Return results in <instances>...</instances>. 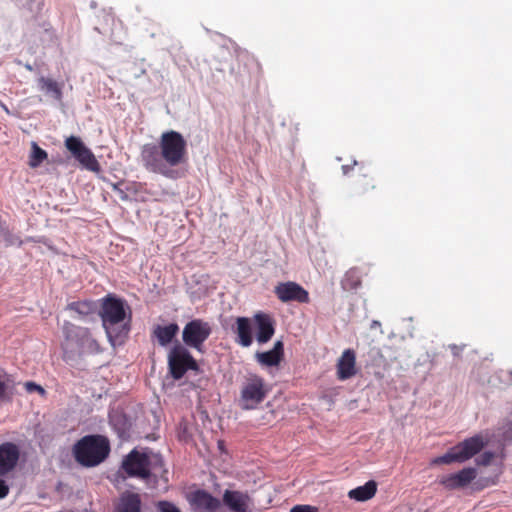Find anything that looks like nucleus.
<instances>
[{
    "label": "nucleus",
    "instance_id": "obj_1",
    "mask_svg": "<svg viewBox=\"0 0 512 512\" xmlns=\"http://www.w3.org/2000/svg\"><path fill=\"white\" fill-rule=\"evenodd\" d=\"M141 158L147 170L172 178V168L187 162V142L180 132L165 131L161 134L158 145L143 146Z\"/></svg>",
    "mask_w": 512,
    "mask_h": 512
},
{
    "label": "nucleus",
    "instance_id": "obj_2",
    "mask_svg": "<svg viewBox=\"0 0 512 512\" xmlns=\"http://www.w3.org/2000/svg\"><path fill=\"white\" fill-rule=\"evenodd\" d=\"M122 468L130 477L148 479L157 476L163 468V459L152 451L139 452L133 449L123 460Z\"/></svg>",
    "mask_w": 512,
    "mask_h": 512
},
{
    "label": "nucleus",
    "instance_id": "obj_3",
    "mask_svg": "<svg viewBox=\"0 0 512 512\" xmlns=\"http://www.w3.org/2000/svg\"><path fill=\"white\" fill-rule=\"evenodd\" d=\"M110 451L108 440L100 435H88L80 439L74 446L76 460L87 467L100 464Z\"/></svg>",
    "mask_w": 512,
    "mask_h": 512
},
{
    "label": "nucleus",
    "instance_id": "obj_4",
    "mask_svg": "<svg viewBox=\"0 0 512 512\" xmlns=\"http://www.w3.org/2000/svg\"><path fill=\"white\" fill-rule=\"evenodd\" d=\"M63 330L65 333L63 348L66 353H77L79 356H84L100 352L97 339L91 335L88 329L68 322Z\"/></svg>",
    "mask_w": 512,
    "mask_h": 512
},
{
    "label": "nucleus",
    "instance_id": "obj_5",
    "mask_svg": "<svg viewBox=\"0 0 512 512\" xmlns=\"http://www.w3.org/2000/svg\"><path fill=\"white\" fill-rule=\"evenodd\" d=\"M101 320H130L132 310L128 302L115 293H108L99 300Z\"/></svg>",
    "mask_w": 512,
    "mask_h": 512
},
{
    "label": "nucleus",
    "instance_id": "obj_6",
    "mask_svg": "<svg viewBox=\"0 0 512 512\" xmlns=\"http://www.w3.org/2000/svg\"><path fill=\"white\" fill-rule=\"evenodd\" d=\"M268 389L263 378L250 375L243 383L240 395V406L245 410L256 408L266 397Z\"/></svg>",
    "mask_w": 512,
    "mask_h": 512
},
{
    "label": "nucleus",
    "instance_id": "obj_7",
    "mask_svg": "<svg viewBox=\"0 0 512 512\" xmlns=\"http://www.w3.org/2000/svg\"><path fill=\"white\" fill-rule=\"evenodd\" d=\"M169 371L174 379H180L188 370H197V363L190 352L181 345H175L168 354Z\"/></svg>",
    "mask_w": 512,
    "mask_h": 512
},
{
    "label": "nucleus",
    "instance_id": "obj_8",
    "mask_svg": "<svg viewBox=\"0 0 512 512\" xmlns=\"http://www.w3.org/2000/svg\"><path fill=\"white\" fill-rule=\"evenodd\" d=\"M65 147L84 168L89 171L99 172V162L79 137L70 136L66 138Z\"/></svg>",
    "mask_w": 512,
    "mask_h": 512
},
{
    "label": "nucleus",
    "instance_id": "obj_9",
    "mask_svg": "<svg viewBox=\"0 0 512 512\" xmlns=\"http://www.w3.org/2000/svg\"><path fill=\"white\" fill-rule=\"evenodd\" d=\"M210 333L211 328L208 322H187L183 329L182 338L187 346L202 352V345Z\"/></svg>",
    "mask_w": 512,
    "mask_h": 512
},
{
    "label": "nucleus",
    "instance_id": "obj_10",
    "mask_svg": "<svg viewBox=\"0 0 512 512\" xmlns=\"http://www.w3.org/2000/svg\"><path fill=\"white\" fill-rule=\"evenodd\" d=\"M274 293L283 303L297 302L308 303L310 301L309 293L300 284L287 281L281 282L275 286Z\"/></svg>",
    "mask_w": 512,
    "mask_h": 512
},
{
    "label": "nucleus",
    "instance_id": "obj_11",
    "mask_svg": "<svg viewBox=\"0 0 512 512\" xmlns=\"http://www.w3.org/2000/svg\"><path fill=\"white\" fill-rule=\"evenodd\" d=\"M20 457V448L12 442L0 444V477L12 472Z\"/></svg>",
    "mask_w": 512,
    "mask_h": 512
},
{
    "label": "nucleus",
    "instance_id": "obj_12",
    "mask_svg": "<svg viewBox=\"0 0 512 512\" xmlns=\"http://www.w3.org/2000/svg\"><path fill=\"white\" fill-rule=\"evenodd\" d=\"M477 476V470L473 467L463 468L457 473L445 475L440 478V484L446 489L455 490L466 487Z\"/></svg>",
    "mask_w": 512,
    "mask_h": 512
},
{
    "label": "nucleus",
    "instance_id": "obj_13",
    "mask_svg": "<svg viewBox=\"0 0 512 512\" xmlns=\"http://www.w3.org/2000/svg\"><path fill=\"white\" fill-rule=\"evenodd\" d=\"M223 503L231 512H253V502L247 493L237 490H225Z\"/></svg>",
    "mask_w": 512,
    "mask_h": 512
},
{
    "label": "nucleus",
    "instance_id": "obj_14",
    "mask_svg": "<svg viewBox=\"0 0 512 512\" xmlns=\"http://www.w3.org/2000/svg\"><path fill=\"white\" fill-rule=\"evenodd\" d=\"M483 447L484 441L480 435L470 437L455 445V449L458 453L461 463L471 459L473 456L478 454Z\"/></svg>",
    "mask_w": 512,
    "mask_h": 512
},
{
    "label": "nucleus",
    "instance_id": "obj_15",
    "mask_svg": "<svg viewBox=\"0 0 512 512\" xmlns=\"http://www.w3.org/2000/svg\"><path fill=\"white\" fill-rule=\"evenodd\" d=\"M337 377L339 380H347L357 373L356 355L352 349H346L337 362Z\"/></svg>",
    "mask_w": 512,
    "mask_h": 512
},
{
    "label": "nucleus",
    "instance_id": "obj_16",
    "mask_svg": "<svg viewBox=\"0 0 512 512\" xmlns=\"http://www.w3.org/2000/svg\"><path fill=\"white\" fill-rule=\"evenodd\" d=\"M102 327L112 346L121 345L130 331L129 322H102Z\"/></svg>",
    "mask_w": 512,
    "mask_h": 512
},
{
    "label": "nucleus",
    "instance_id": "obj_17",
    "mask_svg": "<svg viewBox=\"0 0 512 512\" xmlns=\"http://www.w3.org/2000/svg\"><path fill=\"white\" fill-rule=\"evenodd\" d=\"M192 503L204 512H216L221 507V501L204 490L192 495Z\"/></svg>",
    "mask_w": 512,
    "mask_h": 512
},
{
    "label": "nucleus",
    "instance_id": "obj_18",
    "mask_svg": "<svg viewBox=\"0 0 512 512\" xmlns=\"http://www.w3.org/2000/svg\"><path fill=\"white\" fill-rule=\"evenodd\" d=\"M282 356L283 343L281 341H277L274 344L273 349L266 352L257 353L256 359L261 365L272 367L277 366L281 362Z\"/></svg>",
    "mask_w": 512,
    "mask_h": 512
},
{
    "label": "nucleus",
    "instance_id": "obj_19",
    "mask_svg": "<svg viewBox=\"0 0 512 512\" xmlns=\"http://www.w3.org/2000/svg\"><path fill=\"white\" fill-rule=\"evenodd\" d=\"M178 330L177 324L172 322L166 326L157 325L154 328L153 335L161 346H166L171 343Z\"/></svg>",
    "mask_w": 512,
    "mask_h": 512
},
{
    "label": "nucleus",
    "instance_id": "obj_20",
    "mask_svg": "<svg viewBox=\"0 0 512 512\" xmlns=\"http://www.w3.org/2000/svg\"><path fill=\"white\" fill-rule=\"evenodd\" d=\"M377 491V484L375 481L370 480L363 486L354 488L348 492V496L356 501H367L371 499Z\"/></svg>",
    "mask_w": 512,
    "mask_h": 512
},
{
    "label": "nucleus",
    "instance_id": "obj_21",
    "mask_svg": "<svg viewBox=\"0 0 512 512\" xmlns=\"http://www.w3.org/2000/svg\"><path fill=\"white\" fill-rule=\"evenodd\" d=\"M141 499L136 493L126 492L122 494L117 512H140Z\"/></svg>",
    "mask_w": 512,
    "mask_h": 512
},
{
    "label": "nucleus",
    "instance_id": "obj_22",
    "mask_svg": "<svg viewBox=\"0 0 512 512\" xmlns=\"http://www.w3.org/2000/svg\"><path fill=\"white\" fill-rule=\"evenodd\" d=\"M97 304L93 300H82L69 303L67 309L76 312L79 316H89L97 311Z\"/></svg>",
    "mask_w": 512,
    "mask_h": 512
},
{
    "label": "nucleus",
    "instance_id": "obj_23",
    "mask_svg": "<svg viewBox=\"0 0 512 512\" xmlns=\"http://www.w3.org/2000/svg\"><path fill=\"white\" fill-rule=\"evenodd\" d=\"M38 83L42 91L47 94H52L58 101L62 99V86L57 81L52 78L40 77Z\"/></svg>",
    "mask_w": 512,
    "mask_h": 512
},
{
    "label": "nucleus",
    "instance_id": "obj_24",
    "mask_svg": "<svg viewBox=\"0 0 512 512\" xmlns=\"http://www.w3.org/2000/svg\"><path fill=\"white\" fill-rule=\"evenodd\" d=\"M361 277L362 275L359 268L353 267L346 272L342 280V285L345 289H356L361 284Z\"/></svg>",
    "mask_w": 512,
    "mask_h": 512
},
{
    "label": "nucleus",
    "instance_id": "obj_25",
    "mask_svg": "<svg viewBox=\"0 0 512 512\" xmlns=\"http://www.w3.org/2000/svg\"><path fill=\"white\" fill-rule=\"evenodd\" d=\"M237 336L238 343L244 347H248L252 343V333L250 328V322H237Z\"/></svg>",
    "mask_w": 512,
    "mask_h": 512
},
{
    "label": "nucleus",
    "instance_id": "obj_26",
    "mask_svg": "<svg viewBox=\"0 0 512 512\" xmlns=\"http://www.w3.org/2000/svg\"><path fill=\"white\" fill-rule=\"evenodd\" d=\"M48 154L45 150L38 146L36 142H32L31 154L29 157V166L31 168L38 167L44 160H46Z\"/></svg>",
    "mask_w": 512,
    "mask_h": 512
},
{
    "label": "nucleus",
    "instance_id": "obj_27",
    "mask_svg": "<svg viewBox=\"0 0 512 512\" xmlns=\"http://www.w3.org/2000/svg\"><path fill=\"white\" fill-rule=\"evenodd\" d=\"M375 188L376 183L373 177L369 176L367 173H363L359 176L357 180V189L359 194L366 195Z\"/></svg>",
    "mask_w": 512,
    "mask_h": 512
},
{
    "label": "nucleus",
    "instance_id": "obj_28",
    "mask_svg": "<svg viewBox=\"0 0 512 512\" xmlns=\"http://www.w3.org/2000/svg\"><path fill=\"white\" fill-rule=\"evenodd\" d=\"M451 463H461L458 453L456 452L455 446L449 449L447 453H445L444 455L436 457L431 461L432 465Z\"/></svg>",
    "mask_w": 512,
    "mask_h": 512
},
{
    "label": "nucleus",
    "instance_id": "obj_29",
    "mask_svg": "<svg viewBox=\"0 0 512 512\" xmlns=\"http://www.w3.org/2000/svg\"><path fill=\"white\" fill-rule=\"evenodd\" d=\"M257 341L259 343L267 342L274 334L272 322H258Z\"/></svg>",
    "mask_w": 512,
    "mask_h": 512
},
{
    "label": "nucleus",
    "instance_id": "obj_30",
    "mask_svg": "<svg viewBox=\"0 0 512 512\" xmlns=\"http://www.w3.org/2000/svg\"><path fill=\"white\" fill-rule=\"evenodd\" d=\"M201 278V282H203L204 288L200 287L197 291L194 292L195 294H197L199 298L209 295L212 291L216 289L215 285L208 286V283L210 281L208 276H202Z\"/></svg>",
    "mask_w": 512,
    "mask_h": 512
},
{
    "label": "nucleus",
    "instance_id": "obj_31",
    "mask_svg": "<svg viewBox=\"0 0 512 512\" xmlns=\"http://www.w3.org/2000/svg\"><path fill=\"white\" fill-rule=\"evenodd\" d=\"M1 242L5 243L6 245L11 244L12 235L5 223L0 220V243Z\"/></svg>",
    "mask_w": 512,
    "mask_h": 512
},
{
    "label": "nucleus",
    "instance_id": "obj_32",
    "mask_svg": "<svg viewBox=\"0 0 512 512\" xmlns=\"http://www.w3.org/2000/svg\"><path fill=\"white\" fill-rule=\"evenodd\" d=\"M158 508L160 512H180L174 504L168 501H160L158 503Z\"/></svg>",
    "mask_w": 512,
    "mask_h": 512
},
{
    "label": "nucleus",
    "instance_id": "obj_33",
    "mask_svg": "<svg viewBox=\"0 0 512 512\" xmlns=\"http://www.w3.org/2000/svg\"><path fill=\"white\" fill-rule=\"evenodd\" d=\"M290 512H317V509L310 505H296Z\"/></svg>",
    "mask_w": 512,
    "mask_h": 512
},
{
    "label": "nucleus",
    "instance_id": "obj_34",
    "mask_svg": "<svg viewBox=\"0 0 512 512\" xmlns=\"http://www.w3.org/2000/svg\"><path fill=\"white\" fill-rule=\"evenodd\" d=\"M26 388L29 392L37 391L40 394H44V392H45L44 389L40 385H37L33 382L26 383Z\"/></svg>",
    "mask_w": 512,
    "mask_h": 512
},
{
    "label": "nucleus",
    "instance_id": "obj_35",
    "mask_svg": "<svg viewBox=\"0 0 512 512\" xmlns=\"http://www.w3.org/2000/svg\"><path fill=\"white\" fill-rule=\"evenodd\" d=\"M9 493V486L7 483L0 479V499L5 498Z\"/></svg>",
    "mask_w": 512,
    "mask_h": 512
},
{
    "label": "nucleus",
    "instance_id": "obj_36",
    "mask_svg": "<svg viewBox=\"0 0 512 512\" xmlns=\"http://www.w3.org/2000/svg\"><path fill=\"white\" fill-rule=\"evenodd\" d=\"M492 457H493L492 453L485 452L484 454L481 455L480 460L478 461V463L481 464V465H487V464L490 463Z\"/></svg>",
    "mask_w": 512,
    "mask_h": 512
},
{
    "label": "nucleus",
    "instance_id": "obj_37",
    "mask_svg": "<svg viewBox=\"0 0 512 512\" xmlns=\"http://www.w3.org/2000/svg\"><path fill=\"white\" fill-rule=\"evenodd\" d=\"M449 348L451 349V351H452L453 355H454L455 357H457V356H459V355H460V353L463 351L464 346H457V345H455V344H452V345H450V346H449Z\"/></svg>",
    "mask_w": 512,
    "mask_h": 512
},
{
    "label": "nucleus",
    "instance_id": "obj_38",
    "mask_svg": "<svg viewBox=\"0 0 512 512\" xmlns=\"http://www.w3.org/2000/svg\"><path fill=\"white\" fill-rule=\"evenodd\" d=\"M6 391V384L2 377L0 376V398L5 394Z\"/></svg>",
    "mask_w": 512,
    "mask_h": 512
},
{
    "label": "nucleus",
    "instance_id": "obj_39",
    "mask_svg": "<svg viewBox=\"0 0 512 512\" xmlns=\"http://www.w3.org/2000/svg\"><path fill=\"white\" fill-rule=\"evenodd\" d=\"M253 320H269L265 314H256L253 318Z\"/></svg>",
    "mask_w": 512,
    "mask_h": 512
},
{
    "label": "nucleus",
    "instance_id": "obj_40",
    "mask_svg": "<svg viewBox=\"0 0 512 512\" xmlns=\"http://www.w3.org/2000/svg\"><path fill=\"white\" fill-rule=\"evenodd\" d=\"M350 169H351V168H350V166H348V165H343V166H342V170H343V173H344V174H347V173L350 171Z\"/></svg>",
    "mask_w": 512,
    "mask_h": 512
},
{
    "label": "nucleus",
    "instance_id": "obj_41",
    "mask_svg": "<svg viewBox=\"0 0 512 512\" xmlns=\"http://www.w3.org/2000/svg\"><path fill=\"white\" fill-rule=\"evenodd\" d=\"M235 320H241V321H244V320H249L248 318L246 317H237Z\"/></svg>",
    "mask_w": 512,
    "mask_h": 512
},
{
    "label": "nucleus",
    "instance_id": "obj_42",
    "mask_svg": "<svg viewBox=\"0 0 512 512\" xmlns=\"http://www.w3.org/2000/svg\"><path fill=\"white\" fill-rule=\"evenodd\" d=\"M113 189H115V190L118 189V184H114Z\"/></svg>",
    "mask_w": 512,
    "mask_h": 512
},
{
    "label": "nucleus",
    "instance_id": "obj_43",
    "mask_svg": "<svg viewBox=\"0 0 512 512\" xmlns=\"http://www.w3.org/2000/svg\"><path fill=\"white\" fill-rule=\"evenodd\" d=\"M509 375L511 376L510 382L512 383V370L509 372Z\"/></svg>",
    "mask_w": 512,
    "mask_h": 512
},
{
    "label": "nucleus",
    "instance_id": "obj_44",
    "mask_svg": "<svg viewBox=\"0 0 512 512\" xmlns=\"http://www.w3.org/2000/svg\"><path fill=\"white\" fill-rule=\"evenodd\" d=\"M64 352H66V351L64 350ZM65 354L68 355V358H71V355H69V354H71L70 352L69 353H65Z\"/></svg>",
    "mask_w": 512,
    "mask_h": 512
}]
</instances>
